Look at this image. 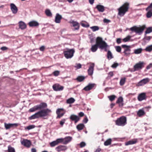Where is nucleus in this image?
<instances>
[{
  "instance_id": "1",
  "label": "nucleus",
  "mask_w": 152,
  "mask_h": 152,
  "mask_svg": "<svg viewBox=\"0 0 152 152\" xmlns=\"http://www.w3.org/2000/svg\"><path fill=\"white\" fill-rule=\"evenodd\" d=\"M47 107V105L46 103L42 102L30 109L29 111L31 112H34L38 110L39 111L29 117L28 119L31 120L40 118H44L48 116L49 113H51L52 111L48 108L45 109Z\"/></svg>"
},
{
  "instance_id": "2",
  "label": "nucleus",
  "mask_w": 152,
  "mask_h": 152,
  "mask_svg": "<svg viewBox=\"0 0 152 152\" xmlns=\"http://www.w3.org/2000/svg\"><path fill=\"white\" fill-rule=\"evenodd\" d=\"M129 3L126 2L118 9V15L120 16H123L127 12L129 8Z\"/></svg>"
},
{
  "instance_id": "3",
  "label": "nucleus",
  "mask_w": 152,
  "mask_h": 152,
  "mask_svg": "<svg viewBox=\"0 0 152 152\" xmlns=\"http://www.w3.org/2000/svg\"><path fill=\"white\" fill-rule=\"evenodd\" d=\"M115 123L118 126H124L127 124L126 118L125 116H122L117 119Z\"/></svg>"
},
{
  "instance_id": "4",
  "label": "nucleus",
  "mask_w": 152,
  "mask_h": 152,
  "mask_svg": "<svg viewBox=\"0 0 152 152\" xmlns=\"http://www.w3.org/2000/svg\"><path fill=\"white\" fill-rule=\"evenodd\" d=\"M75 51L74 49L66 48L63 51V53L65 57L67 59L71 58L73 56Z\"/></svg>"
},
{
  "instance_id": "5",
  "label": "nucleus",
  "mask_w": 152,
  "mask_h": 152,
  "mask_svg": "<svg viewBox=\"0 0 152 152\" xmlns=\"http://www.w3.org/2000/svg\"><path fill=\"white\" fill-rule=\"evenodd\" d=\"M145 28V25H143L140 28L137 27L136 26H134L131 28L129 29L132 31H134L136 34L140 35L142 33Z\"/></svg>"
},
{
  "instance_id": "6",
  "label": "nucleus",
  "mask_w": 152,
  "mask_h": 152,
  "mask_svg": "<svg viewBox=\"0 0 152 152\" xmlns=\"http://www.w3.org/2000/svg\"><path fill=\"white\" fill-rule=\"evenodd\" d=\"M98 45H99V48L101 50L104 49L105 52L107 51V47L108 45L105 41L103 40L102 38H101V41L98 42Z\"/></svg>"
},
{
  "instance_id": "7",
  "label": "nucleus",
  "mask_w": 152,
  "mask_h": 152,
  "mask_svg": "<svg viewBox=\"0 0 152 152\" xmlns=\"http://www.w3.org/2000/svg\"><path fill=\"white\" fill-rule=\"evenodd\" d=\"M101 37H97L96 40V44L93 45L91 46V50L93 52H96L98 48H99V45H98V42L101 41Z\"/></svg>"
},
{
  "instance_id": "8",
  "label": "nucleus",
  "mask_w": 152,
  "mask_h": 152,
  "mask_svg": "<svg viewBox=\"0 0 152 152\" xmlns=\"http://www.w3.org/2000/svg\"><path fill=\"white\" fill-rule=\"evenodd\" d=\"M144 67V63L143 62L140 61L136 64L134 66V71H137L142 69Z\"/></svg>"
},
{
  "instance_id": "9",
  "label": "nucleus",
  "mask_w": 152,
  "mask_h": 152,
  "mask_svg": "<svg viewBox=\"0 0 152 152\" xmlns=\"http://www.w3.org/2000/svg\"><path fill=\"white\" fill-rule=\"evenodd\" d=\"M88 64H90V66L88 70V72L89 75H91L93 73L95 64L94 63L92 62H90Z\"/></svg>"
},
{
  "instance_id": "10",
  "label": "nucleus",
  "mask_w": 152,
  "mask_h": 152,
  "mask_svg": "<svg viewBox=\"0 0 152 152\" xmlns=\"http://www.w3.org/2000/svg\"><path fill=\"white\" fill-rule=\"evenodd\" d=\"M18 124L17 123L7 124L4 123V126L6 129H8L11 128H15L18 126Z\"/></svg>"
},
{
  "instance_id": "11",
  "label": "nucleus",
  "mask_w": 152,
  "mask_h": 152,
  "mask_svg": "<svg viewBox=\"0 0 152 152\" xmlns=\"http://www.w3.org/2000/svg\"><path fill=\"white\" fill-rule=\"evenodd\" d=\"M149 81V79L148 78L144 79L140 81L137 84V86H141L147 83Z\"/></svg>"
},
{
  "instance_id": "12",
  "label": "nucleus",
  "mask_w": 152,
  "mask_h": 152,
  "mask_svg": "<svg viewBox=\"0 0 152 152\" xmlns=\"http://www.w3.org/2000/svg\"><path fill=\"white\" fill-rule=\"evenodd\" d=\"M21 143L22 145L27 148H29L31 145L30 141L27 139H23Z\"/></svg>"
},
{
  "instance_id": "13",
  "label": "nucleus",
  "mask_w": 152,
  "mask_h": 152,
  "mask_svg": "<svg viewBox=\"0 0 152 152\" xmlns=\"http://www.w3.org/2000/svg\"><path fill=\"white\" fill-rule=\"evenodd\" d=\"M53 88L55 91H61L63 89L64 87L58 84H55L53 85Z\"/></svg>"
},
{
  "instance_id": "14",
  "label": "nucleus",
  "mask_w": 152,
  "mask_h": 152,
  "mask_svg": "<svg viewBox=\"0 0 152 152\" xmlns=\"http://www.w3.org/2000/svg\"><path fill=\"white\" fill-rule=\"evenodd\" d=\"M147 98L146 94L145 93H142L140 94L138 96L137 99L138 101H141L143 100H145Z\"/></svg>"
},
{
  "instance_id": "15",
  "label": "nucleus",
  "mask_w": 152,
  "mask_h": 152,
  "mask_svg": "<svg viewBox=\"0 0 152 152\" xmlns=\"http://www.w3.org/2000/svg\"><path fill=\"white\" fill-rule=\"evenodd\" d=\"M10 9L13 14L17 13L18 11L17 7L13 3H11L10 4Z\"/></svg>"
},
{
  "instance_id": "16",
  "label": "nucleus",
  "mask_w": 152,
  "mask_h": 152,
  "mask_svg": "<svg viewBox=\"0 0 152 152\" xmlns=\"http://www.w3.org/2000/svg\"><path fill=\"white\" fill-rule=\"evenodd\" d=\"M69 118L72 121H74L75 123H76L79 120L80 118L77 115L74 114L71 115Z\"/></svg>"
},
{
  "instance_id": "17",
  "label": "nucleus",
  "mask_w": 152,
  "mask_h": 152,
  "mask_svg": "<svg viewBox=\"0 0 152 152\" xmlns=\"http://www.w3.org/2000/svg\"><path fill=\"white\" fill-rule=\"evenodd\" d=\"M96 85L95 83H89L88 84L84 87L83 90L87 91L91 90Z\"/></svg>"
},
{
  "instance_id": "18",
  "label": "nucleus",
  "mask_w": 152,
  "mask_h": 152,
  "mask_svg": "<svg viewBox=\"0 0 152 152\" xmlns=\"http://www.w3.org/2000/svg\"><path fill=\"white\" fill-rule=\"evenodd\" d=\"M62 18V17L61 15L58 13H56L55 18V22L56 23H60Z\"/></svg>"
},
{
  "instance_id": "19",
  "label": "nucleus",
  "mask_w": 152,
  "mask_h": 152,
  "mask_svg": "<svg viewBox=\"0 0 152 152\" xmlns=\"http://www.w3.org/2000/svg\"><path fill=\"white\" fill-rule=\"evenodd\" d=\"M95 8L99 12H103L105 10V7L104 6L100 4L97 5Z\"/></svg>"
},
{
  "instance_id": "20",
  "label": "nucleus",
  "mask_w": 152,
  "mask_h": 152,
  "mask_svg": "<svg viewBox=\"0 0 152 152\" xmlns=\"http://www.w3.org/2000/svg\"><path fill=\"white\" fill-rule=\"evenodd\" d=\"M66 149V146L64 145H59L56 148V150L58 152L65 151Z\"/></svg>"
},
{
  "instance_id": "21",
  "label": "nucleus",
  "mask_w": 152,
  "mask_h": 152,
  "mask_svg": "<svg viewBox=\"0 0 152 152\" xmlns=\"http://www.w3.org/2000/svg\"><path fill=\"white\" fill-rule=\"evenodd\" d=\"M19 28L22 30L25 29L26 27V25L24 22L20 21L18 23Z\"/></svg>"
},
{
  "instance_id": "22",
  "label": "nucleus",
  "mask_w": 152,
  "mask_h": 152,
  "mask_svg": "<svg viewBox=\"0 0 152 152\" xmlns=\"http://www.w3.org/2000/svg\"><path fill=\"white\" fill-rule=\"evenodd\" d=\"M137 141L136 139H133L126 142L125 143V145L127 146L134 144L136 143Z\"/></svg>"
},
{
  "instance_id": "23",
  "label": "nucleus",
  "mask_w": 152,
  "mask_h": 152,
  "mask_svg": "<svg viewBox=\"0 0 152 152\" xmlns=\"http://www.w3.org/2000/svg\"><path fill=\"white\" fill-rule=\"evenodd\" d=\"M145 113L143 109H140L137 113V114L139 117H141L145 114Z\"/></svg>"
},
{
  "instance_id": "24",
  "label": "nucleus",
  "mask_w": 152,
  "mask_h": 152,
  "mask_svg": "<svg viewBox=\"0 0 152 152\" xmlns=\"http://www.w3.org/2000/svg\"><path fill=\"white\" fill-rule=\"evenodd\" d=\"M30 27L37 26L39 25L38 22L35 21H32L28 23Z\"/></svg>"
},
{
  "instance_id": "25",
  "label": "nucleus",
  "mask_w": 152,
  "mask_h": 152,
  "mask_svg": "<svg viewBox=\"0 0 152 152\" xmlns=\"http://www.w3.org/2000/svg\"><path fill=\"white\" fill-rule=\"evenodd\" d=\"M63 144H66L70 142L72 140V137L70 136L66 137L64 138Z\"/></svg>"
},
{
  "instance_id": "26",
  "label": "nucleus",
  "mask_w": 152,
  "mask_h": 152,
  "mask_svg": "<svg viewBox=\"0 0 152 152\" xmlns=\"http://www.w3.org/2000/svg\"><path fill=\"white\" fill-rule=\"evenodd\" d=\"M130 48L128 47L124 49L123 53H124L125 56H128L130 54V52L131 51V49H130Z\"/></svg>"
},
{
  "instance_id": "27",
  "label": "nucleus",
  "mask_w": 152,
  "mask_h": 152,
  "mask_svg": "<svg viewBox=\"0 0 152 152\" xmlns=\"http://www.w3.org/2000/svg\"><path fill=\"white\" fill-rule=\"evenodd\" d=\"M73 25V26L75 27V29L76 30H78L79 29V23L76 21H72L71 23Z\"/></svg>"
},
{
  "instance_id": "28",
  "label": "nucleus",
  "mask_w": 152,
  "mask_h": 152,
  "mask_svg": "<svg viewBox=\"0 0 152 152\" xmlns=\"http://www.w3.org/2000/svg\"><path fill=\"white\" fill-rule=\"evenodd\" d=\"M85 127L84 125L83 124H80L76 126V128L78 131H80L83 129Z\"/></svg>"
},
{
  "instance_id": "29",
  "label": "nucleus",
  "mask_w": 152,
  "mask_h": 152,
  "mask_svg": "<svg viewBox=\"0 0 152 152\" xmlns=\"http://www.w3.org/2000/svg\"><path fill=\"white\" fill-rule=\"evenodd\" d=\"M85 78V77L83 76H79L77 77L76 80L78 82L83 81Z\"/></svg>"
},
{
  "instance_id": "30",
  "label": "nucleus",
  "mask_w": 152,
  "mask_h": 152,
  "mask_svg": "<svg viewBox=\"0 0 152 152\" xmlns=\"http://www.w3.org/2000/svg\"><path fill=\"white\" fill-rule=\"evenodd\" d=\"M142 50V48H139L135 49L134 50V53L136 54H139L141 53Z\"/></svg>"
},
{
  "instance_id": "31",
  "label": "nucleus",
  "mask_w": 152,
  "mask_h": 152,
  "mask_svg": "<svg viewBox=\"0 0 152 152\" xmlns=\"http://www.w3.org/2000/svg\"><path fill=\"white\" fill-rule=\"evenodd\" d=\"M45 13L47 16L48 17L52 16V13L50 10L46 9L45 11Z\"/></svg>"
},
{
  "instance_id": "32",
  "label": "nucleus",
  "mask_w": 152,
  "mask_h": 152,
  "mask_svg": "<svg viewBox=\"0 0 152 152\" xmlns=\"http://www.w3.org/2000/svg\"><path fill=\"white\" fill-rule=\"evenodd\" d=\"M112 142V140L109 138L104 143V145L105 146H108L111 144Z\"/></svg>"
},
{
  "instance_id": "33",
  "label": "nucleus",
  "mask_w": 152,
  "mask_h": 152,
  "mask_svg": "<svg viewBox=\"0 0 152 152\" xmlns=\"http://www.w3.org/2000/svg\"><path fill=\"white\" fill-rule=\"evenodd\" d=\"M113 56L110 50H108L107 53V58L109 59H111L113 58Z\"/></svg>"
},
{
  "instance_id": "34",
  "label": "nucleus",
  "mask_w": 152,
  "mask_h": 152,
  "mask_svg": "<svg viewBox=\"0 0 152 152\" xmlns=\"http://www.w3.org/2000/svg\"><path fill=\"white\" fill-rule=\"evenodd\" d=\"M145 50L147 52H151L152 51V45L147 46Z\"/></svg>"
},
{
  "instance_id": "35",
  "label": "nucleus",
  "mask_w": 152,
  "mask_h": 152,
  "mask_svg": "<svg viewBox=\"0 0 152 152\" xmlns=\"http://www.w3.org/2000/svg\"><path fill=\"white\" fill-rule=\"evenodd\" d=\"M75 101V99L71 97L67 100L66 102L68 104H72L74 103Z\"/></svg>"
},
{
  "instance_id": "36",
  "label": "nucleus",
  "mask_w": 152,
  "mask_h": 152,
  "mask_svg": "<svg viewBox=\"0 0 152 152\" xmlns=\"http://www.w3.org/2000/svg\"><path fill=\"white\" fill-rule=\"evenodd\" d=\"M148 11L146 15L147 17L148 18H150L152 16V9H150L148 10Z\"/></svg>"
},
{
  "instance_id": "37",
  "label": "nucleus",
  "mask_w": 152,
  "mask_h": 152,
  "mask_svg": "<svg viewBox=\"0 0 152 152\" xmlns=\"http://www.w3.org/2000/svg\"><path fill=\"white\" fill-rule=\"evenodd\" d=\"M126 78L125 77L121 78L120 81V86H123L125 83L126 81Z\"/></svg>"
},
{
  "instance_id": "38",
  "label": "nucleus",
  "mask_w": 152,
  "mask_h": 152,
  "mask_svg": "<svg viewBox=\"0 0 152 152\" xmlns=\"http://www.w3.org/2000/svg\"><path fill=\"white\" fill-rule=\"evenodd\" d=\"M8 152H15V151L14 148L12 147L10 145H9L8 147Z\"/></svg>"
},
{
  "instance_id": "39",
  "label": "nucleus",
  "mask_w": 152,
  "mask_h": 152,
  "mask_svg": "<svg viewBox=\"0 0 152 152\" xmlns=\"http://www.w3.org/2000/svg\"><path fill=\"white\" fill-rule=\"evenodd\" d=\"M90 28L93 32L98 31L99 29V27L97 26L91 27Z\"/></svg>"
},
{
  "instance_id": "40",
  "label": "nucleus",
  "mask_w": 152,
  "mask_h": 152,
  "mask_svg": "<svg viewBox=\"0 0 152 152\" xmlns=\"http://www.w3.org/2000/svg\"><path fill=\"white\" fill-rule=\"evenodd\" d=\"M151 32H152V27H150L147 28V29L145 31V33L146 34H147L150 33Z\"/></svg>"
},
{
  "instance_id": "41",
  "label": "nucleus",
  "mask_w": 152,
  "mask_h": 152,
  "mask_svg": "<svg viewBox=\"0 0 152 152\" xmlns=\"http://www.w3.org/2000/svg\"><path fill=\"white\" fill-rule=\"evenodd\" d=\"M35 127V126L34 125H30L26 127L25 129L29 130L34 128Z\"/></svg>"
},
{
  "instance_id": "42",
  "label": "nucleus",
  "mask_w": 152,
  "mask_h": 152,
  "mask_svg": "<svg viewBox=\"0 0 152 152\" xmlns=\"http://www.w3.org/2000/svg\"><path fill=\"white\" fill-rule=\"evenodd\" d=\"M131 37L130 36H128L126 38H124L123 39V41L124 42H128L130 39Z\"/></svg>"
},
{
  "instance_id": "43",
  "label": "nucleus",
  "mask_w": 152,
  "mask_h": 152,
  "mask_svg": "<svg viewBox=\"0 0 152 152\" xmlns=\"http://www.w3.org/2000/svg\"><path fill=\"white\" fill-rule=\"evenodd\" d=\"M57 144H58L56 140L53 141L50 143V145L51 147H54Z\"/></svg>"
},
{
  "instance_id": "44",
  "label": "nucleus",
  "mask_w": 152,
  "mask_h": 152,
  "mask_svg": "<svg viewBox=\"0 0 152 152\" xmlns=\"http://www.w3.org/2000/svg\"><path fill=\"white\" fill-rule=\"evenodd\" d=\"M56 142L58 144L59 143L62 142L63 143L64 139V138H61L57 139L56 140Z\"/></svg>"
},
{
  "instance_id": "45",
  "label": "nucleus",
  "mask_w": 152,
  "mask_h": 152,
  "mask_svg": "<svg viewBox=\"0 0 152 152\" xmlns=\"http://www.w3.org/2000/svg\"><path fill=\"white\" fill-rule=\"evenodd\" d=\"M115 48L116 51L119 53L121 52V48L120 46H116L115 47Z\"/></svg>"
},
{
  "instance_id": "46",
  "label": "nucleus",
  "mask_w": 152,
  "mask_h": 152,
  "mask_svg": "<svg viewBox=\"0 0 152 152\" xmlns=\"http://www.w3.org/2000/svg\"><path fill=\"white\" fill-rule=\"evenodd\" d=\"M115 96L112 95L108 96L110 100L111 101H113L115 99Z\"/></svg>"
},
{
  "instance_id": "47",
  "label": "nucleus",
  "mask_w": 152,
  "mask_h": 152,
  "mask_svg": "<svg viewBox=\"0 0 152 152\" xmlns=\"http://www.w3.org/2000/svg\"><path fill=\"white\" fill-rule=\"evenodd\" d=\"M123 101V98L122 97H120L118 99L116 102L117 103H119L122 102Z\"/></svg>"
},
{
  "instance_id": "48",
  "label": "nucleus",
  "mask_w": 152,
  "mask_h": 152,
  "mask_svg": "<svg viewBox=\"0 0 152 152\" xmlns=\"http://www.w3.org/2000/svg\"><path fill=\"white\" fill-rule=\"evenodd\" d=\"M60 73V72L58 71H55L53 72V74L55 76H58Z\"/></svg>"
},
{
  "instance_id": "49",
  "label": "nucleus",
  "mask_w": 152,
  "mask_h": 152,
  "mask_svg": "<svg viewBox=\"0 0 152 152\" xmlns=\"http://www.w3.org/2000/svg\"><path fill=\"white\" fill-rule=\"evenodd\" d=\"M81 25L83 27H84L87 28V27H88L89 26V24H88V23H81Z\"/></svg>"
},
{
  "instance_id": "50",
  "label": "nucleus",
  "mask_w": 152,
  "mask_h": 152,
  "mask_svg": "<svg viewBox=\"0 0 152 152\" xmlns=\"http://www.w3.org/2000/svg\"><path fill=\"white\" fill-rule=\"evenodd\" d=\"M65 120H66L65 119H62L61 120V121H60V124L61 126H63L64 124L65 123Z\"/></svg>"
},
{
  "instance_id": "51",
  "label": "nucleus",
  "mask_w": 152,
  "mask_h": 152,
  "mask_svg": "<svg viewBox=\"0 0 152 152\" xmlns=\"http://www.w3.org/2000/svg\"><path fill=\"white\" fill-rule=\"evenodd\" d=\"M63 110V109L62 108L57 109L56 111V113L57 115L59 114V113H60L61 111Z\"/></svg>"
},
{
  "instance_id": "52",
  "label": "nucleus",
  "mask_w": 152,
  "mask_h": 152,
  "mask_svg": "<svg viewBox=\"0 0 152 152\" xmlns=\"http://www.w3.org/2000/svg\"><path fill=\"white\" fill-rule=\"evenodd\" d=\"M86 145V143L84 142H81L80 144V146L81 148L84 147Z\"/></svg>"
},
{
  "instance_id": "53",
  "label": "nucleus",
  "mask_w": 152,
  "mask_h": 152,
  "mask_svg": "<svg viewBox=\"0 0 152 152\" xmlns=\"http://www.w3.org/2000/svg\"><path fill=\"white\" fill-rule=\"evenodd\" d=\"M116 42L118 44H120L121 42V38L117 39L116 40Z\"/></svg>"
},
{
  "instance_id": "54",
  "label": "nucleus",
  "mask_w": 152,
  "mask_h": 152,
  "mask_svg": "<svg viewBox=\"0 0 152 152\" xmlns=\"http://www.w3.org/2000/svg\"><path fill=\"white\" fill-rule=\"evenodd\" d=\"M75 67H76L77 69H79L81 67V65L80 64H76V65L75 66Z\"/></svg>"
},
{
  "instance_id": "55",
  "label": "nucleus",
  "mask_w": 152,
  "mask_h": 152,
  "mask_svg": "<svg viewBox=\"0 0 152 152\" xmlns=\"http://www.w3.org/2000/svg\"><path fill=\"white\" fill-rule=\"evenodd\" d=\"M64 113H60L56 117V118H60L62 117L64 115Z\"/></svg>"
},
{
  "instance_id": "56",
  "label": "nucleus",
  "mask_w": 152,
  "mask_h": 152,
  "mask_svg": "<svg viewBox=\"0 0 152 152\" xmlns=\"http://www.w3.org/2000/svg\"><path fill=\"white\" fill-rule=\"evenodd\" d=\"M118 64L117 63H114L112 66V67L113 68H116L118 66Z\"/></svg>"
},
{
  "instance_id": "57",
  "label": "nucleus",
  "mask_w": 152,
  "mask_h": 152,
  "mask_svg": "<svg viewBox=\"0 0 152 152\" xmlns=\"http://www.w3.org/2000/svg\"><path fill=\"white\" fill-rule=\"evenodd\" d=\"M152 8V3L146 9V11Z\"/></svg>"
},
{
  "instance_id": "58",
  "label": "nucleus",
  "mask_w": 152,
  "mask_h": 152,
  "mask_svg": "<svg viewBox=\"0 0 152 152\" xmlns=\"http://www.w3.org/2000/svg\"><path fill=\"white\" fill-rule=\"evenodd\" d=\"M103 22L104 23H108L110 22V20L107 19L105 18L103 20Z\"/></svg>"
},
{
  "instance_id": "59",
  "label": "nucleus",
  "mask_w": 152,
  "mask_h": 152,
  "mask_svg": "<svg viewBox=\"0 0 152 152\" xmlns=\"http://www.w3.org/2000/svg\"><path fill=\"white\" fill-rule=\"evenodd\" d=\"M121 47L122 48H124V49L126 48H128V47H131V46L130 45H121Z\"/></svg>"
},
{
  "instance_id": "60",
  "label": "nucleus",
  "mask_w": 152,
  "mask_h": 152,
  "mask_svg": "<svg viewBox=\"0 0 152 152\" xmlns=\"http://www.w3.org/2000/svg\"><path fill=\"white\" fill-rule=\"evenodd\" d=\"M151 67H152V63H151L147 66L146 69H149Z\"/></svg>"
},
{
  "instance_id": "61",
  "label": "nucleus",
  "mask_w": 152,
  "mask_h": 152,
  "mask_svg": "<svg viewBox=\"0 0 152 152\" xmlns=\"http://www.w3.org/2000/svg\"><path fill=\"white\" fill-rule=\"evenodd\" d=\"M45 48V47L44 46H42L41 47L39 48V50L42 51H44Z\"/></svg>"
},
{
  "instance_id": "62",
  "label": "nucleus",
  "mask_w": 152,
  "mask_h": 152,
  "mask_svg": "<svg viewBox=\"0 0 152 152\" xmlns=\"http://www.w3.org/2000/svg\"><path fill=\"white\" fill-rule=\"evenodd\" d=\"M152 37L151 36H147L146 37L144 38V39L148 41H149L151 39V38Z\"/></svg>"
},
{
  "instance_id": "63",
  "label": "nucleus",
  "mask_w": 152,
  "mask_h": 152,
  "mask_svg": "<svg viewBox=\"0 0 152 152\" xmlns=\"http://www.w3.org/2000/svg\"><path fill=\"white\" fill-rule=\"evenodd\" d=\"M88 121L87 118L86 117L83 120V122L85 124Z\"/></svg>"
},
{
  "instance_id": "64",
  "label": "nucleus",
  "mask_w": 152,
  "mask_h": 152,
  "mask_svg": "<svg viewBox=\"0 0 152 152\" xmlns=\"http://www.w3.org/2000/svg\"><path fill=\"white\" fill-rule=\"evenodd\" d=\"M108 75L109 76H110V77H112V76H113V72H110L108 73Z\"/></svg>"
}]
</instances>
